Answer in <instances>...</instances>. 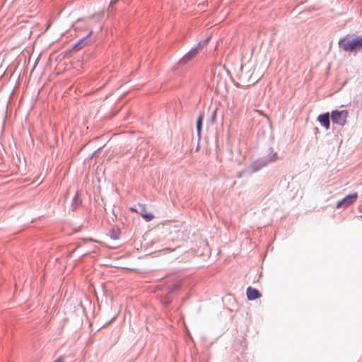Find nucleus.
Returning <instances> with one entry per match:
<instances>
[{"label": "nucleus", "instance_id": "nucleus-1", "mask_svg": "<svg viewBox=\"0 0 362 362\" xmlns=\"http://www.w3.org/2000/svg\"><path fill=\"white\" fill-rule=\"evenodd\" d=\"M261 78V75L256 72V67L252 65L242 66L240 74V81L247 86L255 84Z\"/></svg>", "mask_w": 362, "mask_h": 362}, {"label": "nucleus", "instance_id": "nucleus-2", "mask_svg": "<svg viewBox=\"0 0 362 362\" xmlns=\"http://www.w3.org/2000/svg\"><path fill=\"white\" fill-rule=\"evenodd\" d=\"M339 46L344 51L354 52L359 50L362 47V37H357L351 40L342 39L339 41Z\"/></svg>", "mask_w": 362, "mask_h": 362}, {"label": "nucleus", "instance_id": "nucleus-3", "mask_svg": "<svg viewBox=\"0 0 362 362\" xmlns=\"http://www.w3.org/2000/svg\"><path fill=\"white\" fill-rule=\"evenodd\" d=\"M348 112L346 110H334L332 112L331 115L332 122L340 126L345 124Z\"/></svg>", "mask_w": 362, "mask_h": 362}, {"label": "nucleus", "instance_id": "nucleus-4", "mask_svg": "<svg viewBox=\"0 0 362 362\" xmlns=\"http://www.w3.org/2000/svg\"><path fill=\"white\" fill-rule=\"evenodd\" d=\"M357 197H358V194L356 192L347 195L342 200H341L340 202H339L337 203V209L346 208L348 206L354 204L356 202Z\"/></svg>", "mask_w": 362, "mask_h": 362}, {"label": "nucleus", "instance_id": "nucleus-5", "mask_svg": "<svg viewBox=\"0 0 362 362\" xmlns=\"http://www.w3.org/2000/svg\"><path fill=\"white\" fill-rule=\"evenodd\" d=\"M209 37H207L203 45H202L201 43H199L198 45L191 49L182 59V61L184 62H187L188 61L191 60L194 57H195L197 55V54L198 53L199 50L202 49V47H203V45H206L208 41L209 40Z\"/></svg>", "mask_w": 362, "mask_h": 362}, {"label": "nucleus", "instance_id": "nucleus-6", "mask_svg": "<svg viewBox=\"0 0 362 362\" xmlns=\"http://www.w3.org/2000/svg\"><path fill=\"white\" fill-rule=\"evenodd\" d=\"M138 206H139V213H140L141 216L146 221H151L154 218L153 214L152 213L148 212L147 211L145 204H139Z\"/></svg>", "mask_w": 362, "mask_h": 362}, {"label": "nucleus", "instance_id": "nucleus-7", "mask_svg": "<svg viewBox=\"0 0 362 362\" xmlns=\"http://www.w3.org/2000/svg\"><path fill=\"white\" fill-rule=\"evenodd\" d=\"M247 297L250 300H255L261 297L258 290L252 287H248L246 291Z\"/></svg>", "mask_w": 362, "mask_h": 362}, {"label": "nucleus", "instance_id": "nucleus-8", "mask_svg": "<svg viewBox=\"0 0 362 362\" xmlns=\"http://www.w3.org/2000/svg\"><path fill=\"white\" fill-rule=\"evenodd\" d=\"M317 121L326 129L329 128V114L328 112L320 115Z\"/></svg>", "mask_w": 362, "mask_h": 362}, {"label": "nucleus", "instance_id": "nucleus-9", "mask_svg": "<svg viewBox=\"0 0 362 362\" xmlns=\"http://www.w3.org/2000/svg\"><path fill=\"white\" fill-rule=\"evenodd\" d=\"M203 118H204V113H200V115L197 120V130L198 134H200V132H201Z\"/></svg>", "mask_w": 362, "mask_h": 362}, {"label": "nucleus", "instance_id": "nucleus-10", "mask_svg": "<svg viewBox=\"0 0 362 362\" xmlns=\"http://www.w3.org/2000/svg\"><path fill=\"white\" fill-rule=\"evenodd\" d=\"M255 112H257L258 114H259L260 115H262L264 116V117H266L267 119H269V117L264 113V112L262 110H254Z\"/></svg>", "mask_w": 362, "mask_h": 362}, {"label": "nucleus", "instance_id": "nucleus-11", "mask_svg": "<svg viewBox=\"0 0 362 362\" xmlns=\"http://www.w3.org/2000/svg\"><path fill=\"white\" fill-rule=\"evenodd\" d=\"M92 33H93V30H90L88 33V36L90 35Z\"/></svg>", "mask_w": 362, "mask_h": 362}, {"label": "nucleus", "instance_id": "nucleus-12", "mask_svg": "<svg viewBox=\"0 0 362 362\" xmlns=\"http://www.w3.org/2000/svg\"><path fill=\"white\" fill-rule=\"evenodd\" d=\"M116 3V1H111V4H115Z\"/></svg>", "mask_w": 362, "mask_h": 362}, {"label": "nucleus", "instance_id": "nucleus-13", "mask_svg": "<svg viewBox=\"0 0 362 362\" xmlns=\"http://www.w3.org/2000/svg\"><path fill=\"white\" fill-rule=\"evenodd\" d=\"M55 362H62L59 359L57 360Z\"/></svg>", "mask_w": 362, "mask_h": 362}, {"label": "nucleus", "instance_id": "nucleus-14", "mask_svg": "<svg viewBox=\"0 0 362 362\" xmlns=\"http://www.w3.org/2000/svg\"><path fill=\"white\" fill-rule=\"evenodd\" d=\"M361 218H362V216H361Z\"/></svg>", "mask_w": 362, "mask_h": 362}, {"label": "nucleus", "instance_id": "nucleus-15", "mask_svg": "<svg viewBox=\"0 0 362 362\" xmlns=\"http://www.w3.org/2000/svg\"><path fill=\"white\" fill-rule=\"evenodd\" d=\"M361 218H362V216H361Z\"/></svg>", "mask_w": 362, "mask_h": 362}]
</instances>
